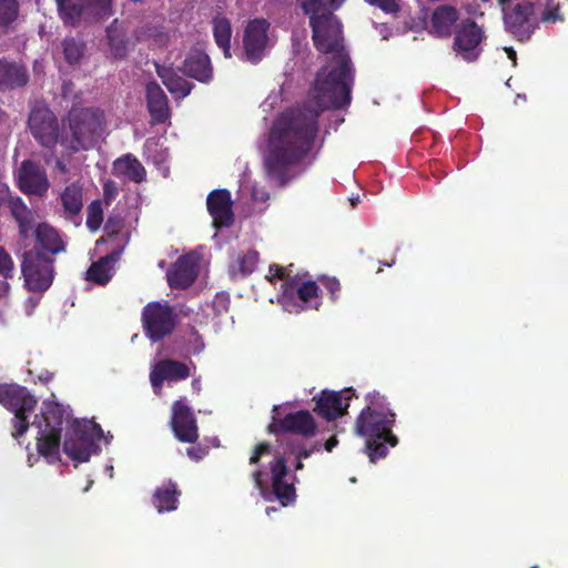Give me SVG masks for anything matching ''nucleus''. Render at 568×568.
<instances>
[{
  "instance_id": "obj_43",
  "label": "nucleus",
  "mask_w": 568,
  "mask_h": 568,
  "mask_svg": "<svg viewBox=\"0 0 568 568\" xmlns=\"http://www.w3.org/2000/svg\"><path fill=\"white\" fill-rule=\"evenodd\" d=\"M320 445L318 444H314L312 445L310 448H306V447H300L295 454H296V458H297V463H296V466L295 468L298 470V469H302L303 468V464L301 462L302 458H307L310 457L314 452H318L320 450Z\"/></svg>"
},
{
  "instance_id": "obj_51",
  "label": "nucleus",
  "mask_w": 568,
  "mask_h": 568,
  "mask_svg": "<svg viewBox=\"0 0 568 568\" xmlns=\"http://www.w3.org/2000/svg\"><path fill=\"white\" fill-rule=\"evenodd\" d=\"M57 170L62 174H70V168L63 159H58L55 163Z\"/></svg>"
},
{
  "instance_id": "obj_58",
  "label": "nucleus",
  "mask_w": 568,
  "mask_h": 568,
  "mask_svg": "<svg viewBox=\"0 0 568 568\" xmlns=\"http://www.w3.org/2000/svg\"><path fill=\"white\" fill-rule=\"evenodd\" d=\"M106 470L110 471V477H112L113 466H106Z\"/></svg>"
},
{
  "instance_id": "obj_29",
  "label": "nucleus",
  "mask_w": 568,
  "mask_h": 568,
  "mask_svg": "<svg viewBox=\"0 0 568 568\" xmlns=\"http://www.w3.org/2000/svg\"><path fill=\"white\" fill-rule=\"evenodd\" d=\"M28 74L26 69L8 60H0V90L11 89L26 84Z\"/></svg>"
},
{
  "instance_id": "obj_4",
  "label": "nucleus",
  "mask_w": 568,
  "mask_h": 568,
  "mask_svg": "<svg viewBox=\"0 0 568 568\" xmlns=\"http://www.w3.org/2000/svg\"><path fill=\"white\" fill-rule=\"evenodd\" d=\"M250 464L263 467L253 470L252 478L266 501L278 500L282 506L294 503L293 477L287 473L284 456L280 453L272 454L270 445L260 444L251 456Z\"/></svg>"
},
{
  "instance_id": "obj_10",
  "label": "nucleus",
  "mask_w": 568,
  "mask_h": 568,
  "mask_svg": "<svg viewBox=\"0 0 568 568\" xmlns=\"http://www.w3.org/2000/svg\"><path fill=\"white\" fill-rule=\"evenodd\" d=\"M57 4L61 19L71 26L112 14L111 0H57Z\"/></svg>"
},
{
  "instance_id": "obj_28",
  "label": "nucleus",
  "mask_w": 568,
  "mask_h": 568,
  "mask_svg": "<svg viewBox=\"0 0 568 568\" xmlns=\"http://www.w3.org/2000/svg\"><path fill=\"white\" fill-rule=\"evenodd\" d=\"M458 12L452 6H439L435 9L430 19L432 32L447 37L452 33V29L458 20Z\"/></svg>"
},
{
  "instance_id": "obj_38",
  "label": "nucleus",
  "mask_w": 568,
  "mask_h": 568,
  "mask_svg": "<svg viewBox=\"0 0 568 568\" xmlns=\"http://www.w3.org/2000/svg\"><path fill=\"white\" fill-rule=\"evenodd\" d=\"M19 4L17 0H0V27H7L17 20Z\"/></svg>"
},
{
  "instance_id": "obj_61",
  "label": "nucleus",
  "mask_w": 568,
  "mask_h": 568,
  "mask_svg": "<svg viewBox=\"0 0 568 568\" xmlns=\"http://www.w3.org/2000/svg\"><path fill=\"white\" fill-rule=\"evenodd\" d=\"M213 445L219 446L217 439H213Z\"/></svg>"
},
{
  "instance_id": "obj_50",
  "label": "nucleus",
  "mask_w": 568,
  "mask_h": 568,
  "mask_svg": "<svg viewBox=\"0 0 568 568\" xmlns=\"http://www.w3.org/2000/svg\"><path fill=\"white\" fill-rule=\"evenodd\" d=\"M119 224L120 222L119 221H115L114 219L110 217L106 223H105V226H104V230L109 233V234H113L118 231L119 229Z\"/></svg>"
},
{
  "instance_id": "obj_25",
  "label": "nucleus",
  "mask_w": 568,
  "mask_h": 568,
  "mask_svg": "<svg viewBox=\"0 0 568 568\" xmlns=\"http://www.w3.org/2000/svg\"><path fill=\"white\" fill-rule=\"evenodd\" d=\"M183 70L186 75L201 82H209L212 79L210 58L200 50H194L187 55Z\"/></svg>"
},
{
  "instance_id": "obj_12",
  "label": "nucleus",
  "mask_w": 568,
  "mask_h": 568,
  "mask_svg": "<svg viewBox=\"0 0 568 568\" xmlns=\"http://www.w3.org/2000/svg\"><path fill=\"white\" fill-rule=\"evenodd\" d=\"M142 320L146 335L152 341H160L173 332L178 315L166 302H152L144 307Z\"/></svg>"
},
{
  "instance_id": "obj_2",
  "label": "nucleus",
  "mask_w": 568,
  "mask_h": 568,
  "mask_svg": "<svg viewBox=\"0 0 568 568\" xmlns=\"http://www.w3.org/2000/svg\"><path fill=\"white\" fill-rule=\"evenodd\" d=\"M0 404L14 414L12 419V437L19 439L32 426L37 429V449L40 456L52 464L60 459L61 433L64 430L63 453L75 464L89 462L98 455V442L104 438L109 444L112 436H104L102 428L93 420L71 419L70 413L54 402H43L40 413L29 418L37 404L26 387L19 385L0 386Z\"/></svg>"
},
{
  "instance_id": "obj_42",
  "label": "nucleus",
  "mask_w": 568,
  "mask_h": 568,
  "mask_svg": "<svg viewBox=\"0 0 568 568\" xmlns=\"http://www.w3.org/2000/svg\"><path fill=\"white\" fill-rule=\"evenodd\" d=\"M13 272V262L11 256L0 247V275L4 278L10 277Z\"/></svg>"
},
{
  "instance_id": "obj_7",
  "label": "nucleus",
  "mask_w": 568,
  "mask_h": 568,
  "mask_svg": "<svg viewBox=\"0 0 568 568\" xmlns=\"http://www.w3.org/2000/svg\"><path fill=\"white\" fill-rule=\"evenodd\" d=\"M10 209L18 223L21 239L27 240L34 232L37 243L44 254H57L63 251V242L58 231L48 223L36 225L34 213L20 199L13 200Z\"/></svg>"
},
{
  "instance_id": "obj_59",
  "label": "nucleus",
  "mask_w": 568,
  "mask_h": 568,
  "mask_svg": "<svg viewBox=\"0 0 568 568\" xmlns=\"http://www.w3.org/2000/svg\"><path fill=\"white\" fill-rule=\"evenodd\" d=\"M274 510H275V508H273V507H268V508H266V514H267V515H270V514H271V511H274Z\"/></svg>"
},
{
  "instance_id": "obj_3",
  "label": "nucleus",
  "mask_w": 568,
  "mask_h": 568,
  "mask_svg": "<svg viewBox=\"0 0 568 568\" xmlns=\"http://www.w3.org/2000/svg\"><path fill=\"white\" fill-rule=\"evenodd\" d=\"M367 405L361 412L355 423V434L365 439V450L371 462L384 458L389 447L398 443L392 428L395 414L388 407L386 398L379 393H371L366 397Z\"/></svg>"
},
{
  "instance_id": "obj_30",
  "label": "nucleus",
  "mask_w": 568,
  "mask_h": 568,
  "mask_svg": "<svg viewBox=\"0 0 568 568\" xmlns=\"http://www.w3.org/2000/svg\"><path fill=\"white\" fill-rule=\"evenodd\" d=\"M106 39L110 53L115 59L124 58L132 45L125 37L123 26L116 20L106 29Z\"/></svg>"
},
{
  "instance_id": "obj_46",
  "label": "nucleus",
  "mask_w": 568,
  "mask_h": 568,
  "mask_svg": "<svg viewBox=\"0 0 568 568\" xmlns=\"http://www.w3.org/2000/svg\"><path fill=\"white\" fill-rule=\"evenodd\" d=\"M186 454L191 459L200 460L207 454V448L202 446L190 447L186 449Z\"/></svg>"
},
{
  "instance_id": "obj_48",
  "label": "nucleus",
  "mask_w": 568,
  "mask_h": 568,
  "mask_svg": "<svg viewBox=\"0 0 568 568\" xmlns=\"http://www.w3.org/2000/svg\"><path fill=\"white\" fill-rule=\"evenodd\" d=\"M324 284L325 287L331 292L332 298L335 300V294L339 290L338 281L336 278H326Z\"/></svg>"
},
{
  "instance_id": "obj_54",
  "label": "nucleus",
  "mask_w": 568,
  "mask_h": 568,
  "mask_svg": "<svg viewBox=\"0 0 568 568\" xmlns=\"http://www.w3.org/2000/svg\"><path fill=\"white\" fill-rule=\"evenodd\" d=\"M505 52L507 53V57L513 60V64H516V52L511 47L505 48Z\"/></svg>"
},
{
  "instance_id": "obj_41",
  "label": "nucleus",
  "mask_w": 568,
  "mask_h": 568,
  "mask_svg": "<svg viewBox=\"0 0 568 568\" xmlns=\"http://www.w3.org/2000/svg\"><path fill=\"white\" fill-rule=\"evenodd\" d=\"M8 293L9 284L6 281H0V322L4 323L8 316Z\"/></svg>"
},
{
  "instance_id": "obj_17",
  "label": "nucleus",
  "mask_w": 568,
  "mask_h": 568,
  "mask_svg": "<svg viewBox=\"0 0 568 568\" xmlns=\"http://www.w3.org/2000/svg\"><path fill=\"white\" fill-rule=\"evenodd\" d=\"M20 190L28 195L43 196L50 186L45 170L32 161H23L17 172Z\"/></svg>"
},
{
  "instance_id": "obj_45",
  "label": "nucleus",
  "mask_w": 568,
  "mask_h": 568,
  "mask_svg": "<svg viewBox=\"0 0 568 568\" xmlns=\"http://www.w3.org/2000/svg\"><path fill=\"white\" fill-rule=\"evenodd\" d=\"M104 200L110 203L118 194V187L114 182L106 181L103 185Z\"/></svg>"
},
{
  "instance_id": "obj_55",
  "label": "nucleus",
  "mask_w": 568,
  "mask_h": 568,
  "mask_svg": "<svg viewBox=\"0 0 568 568\" xmlns=\"http://www.w3.org/2000/svg\"><path fill=\"white\" fill-rule=\"evenodd\" d=\"M192 388H193L195 392H197V393L200 392V389H201V383H200V381H199V379H194V381L192 382Z\"/></svg>"
},
{
  "instance_id": "obj_20",
  "label": "nucleus",
  "mask_w": 568,
  "mask_h": 568,
  "mask_svg": "<svg viewBox=\"0 0 568 568\" xmlns=\"http://www.w3.org/2000/svg\"><path fill=\"white\" fill-rule=\"evenodd\" d=\"M207 210L216 229L230 226L233 222L232 200L227 190H216L207 196Z\"/></svg>"
},
{
  "instance_id": "obj_27",
  "label": "nucleus",
  "mask_w": 568,
  "mask_h": 568,
  "mask_svg": "<svg viewBox=\"0 0 568 568\" xmlns=\"http://www.w3.org/2000/svg\"><path fill=\"white\" fill-rule=\"evenodd\" d=\"M121 250L114 251L99 261L92 263L87 273V278L98 284H106L114 273V264L121 255Z\"/></svg>"
},
{
  "instance_id": "obj_6",
  "label": "nucleus",
  "mask_w": 568,
  "mask_h": 568,
  "mask_svg": "<svg viewBox=\"0 0 568 568\" xmlns=\"http://www.w3.org/2000/svg\"><path fill=\"white\" fill-rule=\"evenodd\" d=\"M68 122L60 136V144L68 152L91 150L104 139V113L99 109H72Z\"/></svg>"
},
{
  "instance_id": "obj_60",
  "label": "nucleus",
  "mask_w": 568,
  "mask_h": 568,
  "mask_svg": "<svg viewBox=\"0 0 568 568\" xmlns=\"http://www.w3.org/2000/svg\"><path fill=\"white\" fill-rule=\"evenodd\" d=\"M92 483H93L92 480L89 481L88 486L84 488V491H88L90 489Z\"/></svg>"
},
{
  "instance_id": "obj_5",
  "label": "nucleus",
  "mask_w": 568,
  "mask_h": 568,
  "mask_svg": "<svg viewBox=\"0 0 568 568\" xmlns=\"http://www.w3.org/2000/svg\"><path fill=\"white\" fill-rule=\"evenodd\" d=\"M562 0H516L509 1L504 8V20L507 30L518 40H526L534 32L539 14L545 23L562 20L560 6Z\"/></svg>"
},
{
  "instance_id": "obj_21",
  "label": "nucleus",
  "mask_w": 568,
  "mask_h": 568,
  "mask_svg": "<svg viewBox=\"0 0 568 568\" xmlns=\"http://www.w3.org/2000/svg\"><path fill=\"white\" fill-rule=\"evenodd\" d=\"M197 275V257L193 254L176 261L168 272V282L171 287L185 288L191 285Z\"/></svg>"
},
{
  "instance_id": "obj_9",
  "label": "nucleus",
  "mask_w": 568,
  "mask_h": 568,
  "mask_svg": "<svg viewBox=\"0 0 568 568\" xmlns=\"http://www.w3.org/2000/svg\"><path fill=\"white\" fill-rule=\"evenodd\" d=\"M288 404L276 405L272 409L271 433H294L302 437H311L316 433V423L308 410L286 413Z\"/></svg>"
},
{
  "instance_id": "obj_52",
  "label": "nucleus",
  "mask_w": 568,
  "mask_h": 568,
  "mask_svg": "<svg viewBox=\"0 0 568 568\" xmlns=\"http://www.w3.org/2000/svg\"><path fill=\"white\" fill-rule=\"evenodd\" d=\"M338 444V440L335 436L331 437L326 443L324 444V448L326 452H332L334 447H336Z\"/></svg>"
},
{
  "instance_id": "obj_35",
  "label": "nucleus",
  "mask_w": 568,
  "mask_h": 568,
  "mask_svg": "<svg viewBox=\"0 0 568 568\" xmlns=\"http://www.w3.org/2000/svg\"><path fill=\"white\" fill-rule=\"evenodd\" d=\"M144 155L149 161L162 171L165 176L168 174V168L165 165L168 160V150L164 148L162 139H149L144 144Z\"/></svg>"
},
{
  "instance_id": "obj_19",
  "label": "nucleus",
  "mask_w": 568,
  "mask_h": 568,
  "mask_svg": "<svg viewBox=\"0 0 568 568\" xmlns=\"http://www.w3.org/2000/svg\"><path fill=\"white\" fill-rule=\"evenodd\" d=\"M171 425L175 437L181 442L194 443L199 437L193 412L183 399L176 400L172 406Z\"/></svg>"
},
{
  "instance_id": "obj_26",
  "label": "nucleus",
  "mask_w": 568,
  "mask_h": 568,
  "mask_svg": "<svg viewBox=\"0 0 568 568\" xmlns=\"http://www.w3.org/2000/svg\"><path fill=\"white\" fill-rule=\"evenodd\" d=\"M113 174L120 179L140 183L146 172L142 163L131 154H125L113 163Z\"/></svg>"
},
{
  "instance_id": "obj_40",
  "label": "nucleus",
  "mask_w": 568,
  "mask_h": 568,
  "mask_svg": "<svg viewBox=\"0 0 568 568\" xmlns=\"http://www.w3.org/2000/svg\"><path fill=\"white\" fill-rule=\"evenodd\" d=\"M369 6L381 9L387 14L396 13L400 6L399 0H365Z\"/></svg>"
},
{
  "instance_id": "obj_11",
  "label": "nucleus",
  "mask_w": 568,
  "mask_h": 568,
  "mask_svg": "<svg viewBox=\"0 0 568 568\" xmlns=\"http://www.w3.org/2000/svg\"><path fill=\"white\" fill-rule=\"evenodd\" d=\"M53 260L38 248L24 253L22 274L26 286L32 292H43L53 281Z\"/></svg>"
},
{
  "instance_id": "obj_37",
  "label": "nucleus",
  "mask_w": 568,
  "mask_h": 568,
  "mask_svg": "<svg viewBox=\"0 0 568 568\" xmlns=\"http://www.w3.org/2000/svg\"><path fill=\"white\" fill-rule=\"evenodd\" d=\"M183 347L189 355H196L204 349L205 344L202 336L194 328H190L183 335Z\"/></svg>"
},
{
  "instance_id": "obj_15",
  "label": "nucleus",
  "mask_w": 568,
  "mask_h": 568,
  "mask_svg": "<svg viewBox=\"0 0 568 568\" xmlns=\"http://www.w3.org/2000/svg\"><path fill=\"white\" fill-rule=\"evenodd\" d=\"M485 39L481 28L470 20L462 22L455 33L454 51L465 61L476 60Z\"/></svg>"
},
{
  "instance_id": "obj_53",
  "label": "nucleus",
  "mask_w": 568,
  "mask_h": 568,
  "mask_svg": "<svg viewBox=\"0 0 568 568\" xmlns=\"http://www.w3.org/2000/svg\"><path fill=\"white\" fill-rule=\"evenodd\" d=\"M378 33L384 40H387L390 36L389 29L385 24H381L377 27Z\"/></svg>"
},
{
  "instance_id": "obj_39",
  "label": "nucleus",
  "mask_w": 568,
  "mask_h": 568,
  "mask_svg": "<svg viewBox=\"0 0 568 568\" xmlns=\"http://www.w3.org/2000/svg\"><path fill=\"white\" fill-rule=\"evenodd\" d=\"M84 45L81 41L69 39L63 42L64 58L69 64H75L83 55Z\"/></svg>"
},
{
  "instance_id": "obj_49",
  "label": "nucleus",
  "mask_w": 568,
  "mask_h": 568,
  "mask_svg": "<svg viewBox=\"0 0 568 568\" xmlns=\"http://www.w3.org/2000/svg\"><path fill=\"white\" fill-rule=\"evenodd\" d=\"M39 301H40L39 296H30V297L27 298V301L24 303L27 315H31L32 314L33 310L39 304Z\"/></svg>"
},
{
  "instance_id": "obj_14",
  "label": "nucleus",
  "mask_w": 568,
  "mask_h": 568,
  "mask_svg": "<svg viewBox=\"0 0 568 568\" xmlns=\"http://www.w3.org/2000/svg\"><path fill=\"white\" fill-rule=\"evenodd\" d=\"M268 28L270 23L264 19H254L247 23L244 30L243 45L250 62H258L272 45Z\"/></svg>"
},
{
  "instance_id": "obj_56",
  "label": "nucleus",
  "mask_w": 568,
  "mask_h": 568,
  "mask_svg": "<svg viewBox=\"0 0 568 568\" xmlns=\"http://www.w3.org/2000/svg\"><path fill=\"white\" fill-rule=\"evenodd\" d=\"M359 201L358 197H355V199H351V202H352V205L355 206L356 203Z\"/></svg>"
},
{
  "instance_id": "obj_24",
  "label": "nucleus",
  "mask_w": 568,
  "mask_h": 568,
  "mask_svg": "<svg viewBox=\"0 0 568 568\" xmlns=\"http://www.w3.org/2000/svg\"><path fill=\"white\" fill-rule=\"evenodd\" d=\"M146 101L152 123H165L170 119L166 95L156 82L146 85Z\"/></svg>"
},
{
  "instance_id": "obj_8",
  "label": "nucleus",
  "mask_w": 568,
  "mask_h": 568,
  "mask_svg": "<svg viewBox=\"0 0 568 568\" xmlns=\"http://www.w3.org/2000/svg\"><path fill=\"white\" fill-rule=\"evenodd\" d=\"M282 286L283 292L277 297V302L287 313L297 314L307 308L316 310L321 304V297L315 282L286 280Z\"/></svg>"
},
{
  "instance_id": "obj_62",
  "label": "nucleus",
  "mask_w": 568,
  "mask_h": 568,
  "mask_svg": "<svg viewBox=\"0 0 568 568\" xmlns=\"http://www.w3.org/2000/svg\"><path fill=\"white\" fill-rule=\"evenodd\" d=\"M531 568H537V567H531Z\"/></svg>"
},
{
  "instance_id": "obj_22",
  "label": "nucleus",
  "mask_w": 568,
  "mask_h": 568,
  "mask_svg": "<svg viewBox=\"0 0 568 568\" xmlns=\"http://www.w3.org/2000/svg\"><path fill=\"white\" fill-rule=\"evenodd\" d=\"M63 216L79 225L81 223V211L83 207V187L80 182L68 185L60 194Z\"/></svg>"
},
{
  "instance_id": "obj_33",
  "label": "nucleus",
  "mask_w": 568,
  "mask_h": 568,
  "mask_svg": "<svg viewBox=\"0 0 568 568\" xmlns=\"http://www.w3.org/2000/svg\"><path fill=\"white\" fill-rule=\"evenodd\" d=\"M175 484L169 481L159 487L153 495V505L159 513L172 511L178 507Z\"/></svg>"
},
{
  "instance_id": "obj_47",
  "label": "nucleus",
  "mask_w": 568,
  "mask_h": 568,
  "mask_svg": "<svg viewBox=\"0 0 568 568\" xmlns=\"http://www.w3.org/2000/svg\"><path fill=\"white\" fill-rule=\"evenodd\" d=\"M285 277V274H284V268L276 265V264H273L268 267V273L266 275V278L272 282L273 280L275 278H280V280H283Z\"/></svg>"
},
{
  "instance_id": "obj_36",
  "label": "nucleus",
  "mask_w": 568,
  "mask_h": 568,
  "mask_svg": "<svg viewBox=\"0 0 568 568\" xmlns=\"http://www.w3.org/2000/svg\"><path fill=\"white\" fill-rule=\"evenodd\" d=\"M87 227L91 232H97L103 222L102 203L99 200L91 202L87 209Z\"/></svg>"
},
{
  "instance_id": "obj_23",
  "label": "nucleus",
  "mask_w": 568,
  "mask_h": 568,
  "mask_svg": "<svg viewBox=\"0 0 568 568\" xmlns=\"http://www.w3.org/2000/svg\"><path fill=\"white\" fill-rule=\"evenodd\" d=\"M258 252L252 248L235 252L229 264V274L233 280H242L251 275L257 267Z\"/></svg>"
},
{
  "instance_id": "obj_13",
  "label": "nucleus",
  "mask_w": 568,
  "mask_h": 568,
  "mask_svg": "<svg viewBox=\"0 0 568 568\" xmlns=\"http://www.w3.org/2000/svg\"><path fill=\"white\" fill-rule=\"evenodd\" d=\"M29 126L33 136L43 146L50 148L60 142L57 118L44 103L33 104L29 116Z\"/></svg>"
},
{
  "instance_id": "obj_16",
  "label": "nucleus",
  "mask_w": 568,
  "mask_h": 568,
  "mask_svg": "<svg viewBox=\"0 0 568 568\" xmlns=\"http://www.w3.org/2000/svg\"><path fill=\"white\" fill-rule=\"evenodd\" d=\"M354 395L352 388H346L342 392L323 390L315 396L314 410L327 420H333L344 415L348 408V402Z\"/></svg>"
},
{
  "instance_id": "obj_32",
  "label": "nucleus",
  "mask_w": 568,
  "mask_h": 568,
  "mask_svg": "<svg viewBox=\"0 0 568 568\" xmlns=\"http://www.w3.org/2000/svg\"><path fill=\"white\" fill-rule=\"evenodd\" d=\"M239 197L243 202L251 200L254 204H264L270 199V194L244 173L240 181Z\"/></svg>"
},
{
  "instance_id": "obj_44",
  "label": "nucleus",
  "mask_w": 568,
  "mask_h": 568,
  "mask_svg": "<svg viewBox=\"0 0 568 568\" xmlns=\"http://www.w3.org/2000/svg\"><path fill=\"white\" fill-rule=\"evenodd\" d=\"M144 37L146 39H152L158 45H164L168 41V34L156 28L151 29Z\"/></svg>"
},
{
  "instance_id": "obj_18",
  "label": "nucleus",
  "mask_w": 568,
  "mask_h": 568,
  "mask_svg": "<svg viewBox=\"0 0 568 568\" xmlns=\"http://www.w3.org/2000/svg\"><path fill=\"white\" fill-rule=\"evenodd\" d=\"M190 376L186 364L173 359H160L151 365L150 382L155 394H160L164 383L172 384Z\"/></svg>"
},
{
  "instance_id": "obj_31",
  "label": "nucleus",
  "mask_w": 568,
  "mask_h": 568,
  "mask_svg": "<svg viewBox=\"0 0 568 568\" xmlns=\"http://www.w3.org/2000/svg\"><path fill=\"white\" fill-rule=\"evenodd\" d=\"M215 43L222 49L225 58H231L232 26L229 19L217 16L212 21Z\"/></svg>"
},
{
  "instance_id": "obj_57",
  "label": "nucleus",
  "mask_w": 568,
  "mask_h": 568,
  "mask_svg": "<svg viewBox=\"0 0 568 568\" xmlns=\"http://www.w3.org/2000/svg\"><path fill=\"white\" fill-rule=\"evenodd\" d=\"M28 464H29V466H32V465H33V458H32V456H29V457H28Z\"/></svg>"
},
{
  "instance_id": "obj_34",
  "label": "nucleus",
  "mask_w": 568,
  "mask_h": 568,
  "mask_svg": "<svg viewBox=\"0 0 568 568\" xmlns=\"http://www.w3.org/2000/svg\"><path fill=\"white\" fill-rule=\"evenodd\" d=\"M164 85L176 99L185 98L192 90V84L185 79L179 77L171 70L158 69Z\"/></svg>"
},
{
  "instance_id": "obj_1",
  "label": "nucleus",
  "mask_w": 568,
  "mask_h": 568,
  "mask_svg": "<svg viewBox=\"0 0 568 568\" xmlns=\"http://www.w3.org/2000/svg\"><path fill=\"white\" fill-rule=\"evenodd\" d=\"M310 17L315 48L329 59L317 73L308 93V106L283 112L273 123L262 146L267 176L278 184L293 179L296 164L310 149L317 132L318 114L342 108L351 100L353 72L345 51L342 24L333 14L345 0H297Z\"/></svg>"
}]
</instances>
